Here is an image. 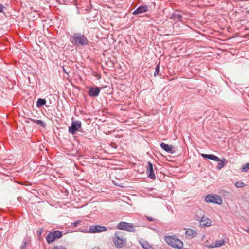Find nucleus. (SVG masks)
Listing matches in <instances>:
<instances>
[{"label":"nucleus","instance_id":"nucleus-1","mask_svg":"<svg viewBox=\"0 0 249 249\" xmlns=\"http://www.w3.org/2000/svg\"><path fill=\"white\" fill-rule=\"evenodd\" d=\"M113 242L116 248L121 249L124 247L126 244V238L121 231L116 232L112 237Z\"/></svg>","mask_w":249,"mask_h":249},{"label":"nucleus","instance_id":"nucleus-2","mask_svg":"<svg viewBox=\"0 0 249 249\" xmlns=\"http://www.w3.org/2000/svg\"><path fill=\"white\" fill-rule=\"evenodd\" d=\"M164 240L169 245L176 249L183 248V242L176 236H165Z\"/></svg>","mask_w":249,"mask_h":249},{"label":"nucleus","instance_id":"nucleus-3","mask_svg":"<svg viewBox=\"0 0 249 249\" xmlns=\"http://www.w3.org/2000/svg\"><path fill=\"white\" fill-rule=\"evenodd\" d=\"M71 42L78 46H84L88 44L87 38L80 33H75L71 38Z\"/></svg>","mask_w":249,"mask_h":249},{"label":"nucleus","instance_id":"nucleus-4","mask_svg":"<svg viewBox=\"0 0 249 249\" xmlns=\"http://www.w3.org/2000/svg\"><path fill=\"white\" fill-rule=\"evenodd\" d=\"M205 200L207 203H212L218 205H221L223 203L222 199L215 194L207 195L205 197Z\"/></svg>","mask_w":249,"mask_h":249},{"label":"nucleus","instance_id":"nucleus-5","mask_svg":"<svg viewBox=\"0 0 249 249\" xmlns=\"http://www.w3.org/2000/svg\"><path fill=\"white\" fill-rule=\"evenodd\" d=\"M62 233L58 231L50 232L47 235L46 239L48 243L50 244L55 241L56 239L60 238L62 236Z\"/></svg>","mask_w":249,"mask_h":249},{"label":"nucleus","instance_id":"nucleus-6","mask_svg":"<svg viewBox=\"0 0 249 249\" xmlns=\"http://www.w3.org/2000/svg\"><path fill=\"white\" fill-rule=\"evenodd\" d=\"M118 229L124 230L130 232H134L135 229L132 224L125 222H120L117 226Z\"/></svg>","mask_w":249,"mask_h":249},{"label":"nucleus","instance_id":"nucleus-7","mask_svg":"<svg viewBox=\"0 0 249 249\" xmlns=\"http://www.w3.org/2000/svg\"><path fill=\"white\" fill-rule=\"evenodd\" d=\"M82 126L81 122L80 121H73L71 125L69 127V132L74 134Z\"/></svg>","mask_w":249,"mask_h":249},{"label":"nucleus","instance_id":"nucleus-8","mask_svg":"<svg viewBox=\"0 0 249 249\" xmlns=\"http://www.w3.org/2000/svg\"><path fill=\"white\" fill-rule=\"evenodd\" d=\"M107 230V228L105 226L100 225H93L89 227V232L97 233L105 231Z\"/></svg>","mask_w":249,"mask_h":249},{"label":"nucleus","instance_id":"nucleus-9","mask_svg":"<svg viewBox=\"0 0 249 249\" xmlns=\"http://www.w3.org/2000/svg\"><path fill=\"white\" fill-rule=\"evenodd\" d=\"M100 91V89L97 87H91L88 91L89 96L92 97H95L98 96Z\"/></svg>","mask_w":249,"mask_h":249},{"label":"nucleus","instance_id":"nucleus-10","mask_svg":"<svg viewBox=\"0 0 249 249\" xmlns=\"http://www.w3.org/2000/svg\"><path fill=\"white\" fill-rule=\"evenodd\" d=\"M146 172L148 178L152 179H155L156 176L153 171V164L150 162H148V166Z\"/></svg>","mask_w":249,"mask_h":249},{"label":"nucleus","instance_id":"nucleus-11","mask_svg":"<svg viewBox=\"0 0 249 249\" xmlns=\"http://www.w3.org/2000/svg\"><path fill=\"white\" fill-rule=\"evenodd\" d=\"M201 227H210L212 225V221L206 216H202L200 220Z\"/></svg>","mask_w":249,"mask_h":249},{"label":"nucleus","instance_id":"nucleus-12","mask_svg":"<svg viewBox=\"0 0 249 249\" xmlns=\"http://www.w3.org/2000/svg\"><path fill=\"white\" fill-rule=\"evenodd\" d=\"M148 10V7L146 5H142L138 7L133 12V14L136 15L146 12Z\"/></svg>","mask_w":249,"mask_h":249},{"label":"nucleus","instance_id":"nucleus-13","mask_svg":"<svg viewBox=\"0 0 249 249\" xmlns=\"http://www.w3.org/2000/svg\"><path fill=\"white\" fill-rule=\"evenodd\" d=\"M185 235L189 238H194L196 236L197 233L196 231L191 228H185Z\"/></svg>","mask_w":249,"mask_h":249},{"label":"nucleus","instance_id":"nucleus-14","mask_svg":"<svg viewBox=\"0 0 249 249\" xmlns=\"http://www.w3.org/2000/svg\"><path fill=\"white\" fill-rule=\"evenodd\" d=\"M139 243L144 249H154L153 247L150 245L147 241L141 239L139 240Z\"/></svg>","mask_w":249,"mask_h":249},{"label":"nucleus","instance_id":"nucleus-15","mask_svg":"<svg viewBox=\"0 0 249 249\" xmlns=\"http://www.w3.org/2000/svg\"><path fill=\"white\" fill-rule=\"evenodd\" d=\"M160 145V147H161V148L163 149L165 151H166L168 153H173L172 146H170V145L165 144L163 142L161 143Z\"/></svg>","mask_w":249,"mask_h":249},{"label":"nucleus","instance_id":"nucleus-16","mask_svg":"<svg viewBox=\"0 0 249 249\" xmlns=\"http://www.w3.org/2000/svg\"><path fill=\"white\" fill-rule=\"evenodd\" d=\"M203 158L208 159L209 160H211L213 161H218L219 160V158L213 154H202L201 155Z\"/></svg>","mask_w":249,"mask_h":249},{"label":"nucleus","instance_id":"nucleus-17","mask_svg":"<svg viewBox=\"0 0 249 249\" xmlns=\"http://www.w3.org/2000/svg\"><path fill=\"white\" fill-rule=\"evenodd\" d=\"M182 18V16L178 13L175 12L173 13L170 18L174 20V21H180Z\"/></svg>","mask_w":249,"mask_h":249},{"label":"nucleus","instance_id":"nucleus-18","mask_svg":"<svg viewBox=\"0 0 249 249\" xmlns=\"http://www.w3.org/2000/svg\"><path fill=\"white\" fill-rule=\"evenodd\" d=\"M225 161L226 159L224 158H223L222 159H220L219 158V160L218 161H216L217 162H218V164L216 167V169L219 170H221L222 168H223L225 165Z\"/></svg>","mask_w":249,"mask_h":249},{"label":"nucleus","instance_id":"nucleus-19","mask_svg":"<svg viewBox=\"0 0 249 249\" xmlns=\"http://www.w3.org/2000/svg\"><path fill=\"white\" fill-rule=\"evenodd\" d=\"M225 243L224 239L219 240L215 241V243L211 246L212 248L220 247L223 246Z\"/></svg>","mask_w":249,"mask_h":249},{"label":"nucleus","instance_id":"nucleus-20","mask_svg":"<svg viewBox=\"0 0 249 249\" xmlns=\"http://www.w3.org/2000/svg\"><path fill=\"white\" fill-rule=\"evenodd\" d=\"M46 101L45 99L39 98L38 99L36 102V106L37 107H40L42 105H44L46 104Z\"/></svg>","mask_w":249,"mask_h":249},{"label":"nucleus","instance_id":"nucleus-21","mask_svg":"<svg viewBox=\"0 0 249 249\" xmlns=\"http://www.w3.org/2000/svg\"><path fill=\"white\" fill-rule=\"evenodd\" d=\"M32 121L34 122H36L37 124H38L39 126L44 127L46 125L45 123L41 120H32Z\"/></svg>","mask_w":249,"mask_h":249},{"label":"nucleus","instance_id":"nucleus-22","mask_svg":"<svg viewBox=\"0 0 249 249\" xmlns=\"http://www.w3.org/2000/svg\"><path fill=\"white\" fill-rule=\"evenodd\" d=\"M235 185L237 188H242L245 186V184L241 181H237L235 183Z\"/></svg>","mask_w":249,"mask_h":249},{"label":"nucleus","instance_id":"nucleus-23","mask_svg":"<svg viewBox=\"0 0 249 249\" xmlns=\"http://www.w3.org/2000/svg\"><path fill=\"white\" fill-rule=\"evenodd\" d=\"M249 169V162L243 165L241 170L242 172H247Z\"/></svg>","mask_w":249,"mask_h":249},{"label":"nucleus","instance_id":"nucleus-24","mask_svg":"<svg viewBox=\"0 0 249 249\" xmlns=\"http://www.w3.org/2000/svg\"><path fill=\"white\" fill-rule=\"evenodd\" d=\"M159 72H160V66H159V63L156 67L155 71V72L154 73V76H155V77L157 76L159 74Z\"/></svg>","mask_w":249,"mask_h":249},{"label":"nucleus","instance_id":"nucleus-25","mask_svg":"<svg viewBox=\"0 0 249 249\" xmlns=\"http://www.w3.org/2000/svg\"><path fill=\"white\" fill-rule=\"evenodd\" d=\"M52 249H67L65 247L63 246H54Z\"/></svg>","mask_w":249,"mask_h":249},{"label":"nucleus","instance_id":"nucleus-26","mask_svg":"<svg viewBox=\"0 0 249 249\" xmlns=\"http://www.w3.org/2000/svg\"><path fill=\"white\" fill-rule=\"evenodd\" d=\"M26 246H27V242H26V241H24L21 246V249H24L26 248Z\"/></svg>","mask_w":249,"mask_h":249},{"label":"nucleus","instance_id":"nucleus-27","mask_svg":"<svg viewBox=\"0 0 249 249\" xmlns=\"http://www.w3.org/2000/svg\"><path fill=\"white\" fill-rule=\"evenodd\" d=\"M4 8V6L3 4L0 3V13L2 12Z\"/></svg>","mask_w":249,"mask_h":249},{"label":"nucleus","instance_id":"nucleus-28","mask_svg":"<svg viewBox=\"0 0 249 249\" xmlns=\"http://www.w3.org/2000/svg\"><path fill=\"white\" fill-rule=\"evenodd\" d=\"M146 218L149 221H153L154 220V219L151 217L146 216Z\"/></svg>","mask_w":249,"mask_h":249},{"label":"nucleus","instance_id":"nucleus-29","mask_svg":"<svg viewBox=\"0 0 249 249\" xmlns=\"http://www.w3.org/2000/svg\"><path fill=\"white\" fill-rule=\"evenodd\" d=\"M42 232V229H39V230H38L37 231V234L38 235H41Z\"/></svg>","mask_w":249,"mask_h":249},{"label":"nucleus","instance_id":"nucleus-30","mask_svg":"<svg viewBox=\"0 0 249 249\" xmlns=\"http://www.w3.org/2000/svg\"><path fill=\"white\" fill-rule=\"evenodd\" d=\"M78 223V221H76V222H74V223H73V226H74V227H76V226L77 225Z\"/></svg>","mask_w":249,"mask_h":249},{"label":"nucleus","instance_id":"nucleus-31","mask_svg":"<svg viewBox=\"0 0 249 249\" xmlns=\"http://www.w3.org/2000/svg\"><path fill=\"white\" fill-rule=\"evenodd\" d=\"M92 249H101V248L99 247H95L93 248H92Z\"/></svg>","mask_w":249,"mask_h":249},{"label":"nucleus","instance_id":"nucleus-32","mask_svg":"<svg viewBox=\"0 0 249 249\" xmlns=\"http://www.w3.org/2000/svg\"><path fill=\"white\" fill-rule=\"evenodd\" d=\"M245 231H246L247 233H249V227L248 228H247V229H246V230H245Z\"/></svg>","mask_w":249,"mask_h":249},{"label":"nucleus","instance_id":"nucleus-33","mask_svg":"<svg viewBox=\"0 0 249 249\" xmlns=\"http://www.w3.org/2000/svg\"><path fill=\"white\" fill-rule=\"evenodd\" d=\"M63 70H64V71L66 73V71H65V69H64V68H63Z\"/></svg>","mask_w":249,"mask_h":249},{"label":"nucleus","instance_id":"nucleus-34","mask_svg":"<svg viewBox=\"0 0 249 249\" xmlns=\"http://www.w3.org/2000/svg\"><path fill=\"white\" fill-rule=\"evenodd\" d=\"M20 199L19 197H18V200L19 201V199Z\"/></svg>","mask_w":249,"mask_h":249}]
</instances>
